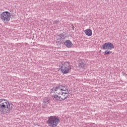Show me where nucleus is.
<instances>
[{
	"instance_id": "nucleus-8",
	"label": "nucleus",
	"mask_w": 127,
	"mask_h": 127,
	"mask_svg": "<svg viewBox=\"0 0 127 127\" xmlns=\"http://www.w3.org/2000/svg\"><path fill=\"white\" fill-rule=\"evenodd\" d=\"M84 33L87 36H91L93 34V33L92 32V30H91L90 29H87L84 30Z\"/></svg>"
},
{
	"instance_id": "nucleus-4",
	"label": "nucleus",
	"mask_w": 127,
	"mask_h": 127,
	"mask_svg": "<svg viewBox=\"0 0 127 127\" xmlns=\"http://www.w3.org/2000/svg\"><path fill=\"white\" fill-rule=\"evenodd\" d=\"M48 119L47 123L48 127H56L58 126V124L60 123V119L56 116H50Z\"/></svg>"
},
{
	"instance_id": "nucleus-6",
	"label": "nucleus",
	"mask_w": 127,
	"mask_h": 127,
	"mask_svg": "<svg viewBox=\"0 0 127 127\" xmlns=\"http://www.w3.org/2000/svg\"><path fill=\"white\" fill-rule=\"evenodd\" d=\"M101 48L103 49L104 50H106L105 51L104 53L106 55H109L110 54H112V52L109 50H112V49H114L115 48V47L114 46V45L110 42L106 43L104 44H103Z\"/></svg>"
},
{
	"instance_id": "nucleus-5",
	"label": "nucleus",
	"mask_w": 127,
	"mask_h": 127,
	"mask_svg": "<svg viewBox=\"0 0 127 127\" xmlns=\"http://www.w3.org/2000/svg\"><path fill=\"white\" fill-rule=\"evenodd\" d=\"M11 13L8 11H4L0 14V19L4 23H7L10 21Z\"/></svg>"
},
{
	"instance_id": "nucleus-1",
	"label": "nucleus",
	"mask_w": 127,
	"mask_h": 127,
	"mask_svg": "<svg viewBox=\"0 0 127 127\" xmlns=\"http://www.w3.org/2000/svg\"><path fill=\"white\" fill-rule=\"evenodd\" d=\"M52 92L55 93V94L53 95L52 98L54 101L56 102H61V101L66 100L70 94L67 87L62 85L53 87L52 89Z\"/></svg>"
},
{
	"instance_id": "nucleus-9",
	"label": "nucleus",
	"mask_w": 127,
	"mask_h": 127,
	"mask_svg": "<svg viewBox=\"0 0 127 127\" xmlns=\"http://www.w3.org/2000/svg\"><path fill=\"white\" fill-rule=\"evenodd\" d=\"M86 68V64H80L79 65V69L81 72H83L84 69Z\"/></svg>"
},
{
	"instance_id": "nucleus-3",
	"label": "nucleus",
	"mask_w": 127,
	"mask_h": 127,
	"mask_svg": "<svg viewBox=\"0 0 127 127\" xmlns=\"http://www.w3.org/2000/svg\"><path fill=\"white\" fill-rule=\"evenodd\" d=\"M72 66L69 62H63L60 65L59 70L63 74H68L71 72Z\"/></svg>"
},
{
	"instance_id": "nucleus-7",
	"label": "nucleus",
	"mask_w": 127,
	"mask_h": 127,
	"mask_svg": "<svg viewBox=\"0 0 127 127\" xmlns=\"http://www.w3.org/2000/svg\"><path fill=\"white\" fill-rule=\"evenodd\" d=\"M64 44L67 48H71L73 46V43L70 40H67L64 42Z\"/></svg>"
},
{
	"instance_id": "nucleus-12",
	"label": "nucleus",
	"mask_w": 127,
	"mask_h": 127,
	"mask_svg": "<svg viewBox=\"0 0 127 127\" xmlns=\"http://www.w3.org/2000/svg\"><path fill=\"white\" fill-rule=\"evenodd\" d=\"M55 23H59V20H56L55 21Z\"/></svg>"
},
{
	"instance_id": "nucleus-2",
	"label": "nucleus",
	"mask_w": 127,
	"mask_h": 127,
	"mask_svg": "<svg viewBox=\"0 0 127 127\" xmlns=\"http://www.w3.org/2000/svg\"><path fill=\"white\" fill-rule=\"evenodd\" d=\"M11 111L10 103L5 99H0V114L1 115H6L9 114Z\"/></svg>"
},
{
	"instance_id": "nucleus-11",
	"label": "nucleus",
	"mask_w": 127,
	"mask_h": 127,
	"mask_svg": "<svg viewBox=\"0 0 127 127\" xmlns=\"http://www.w3.org/2000/svg\"><path fill=\"white\" fill-rule=\"evenodd\" d=\"M62 35H63V36H64V37H62L61 38H66V36L65 35L62 34Z\"/></svg>"
},
{
	"instance_id": "nucleus-10",
	"label": "nucleus",
	"mask_w": 127,
	"mask_h": 127,
	"mask_svg": "<svg viewBox=\"0 0 127 127\" xmlns=\"http://www.w3.org/2000/svg\"><path fill=\"white\" fill-rule=\"evenodd\" d=\"M50 99H49V97H45L43 100L44 104H49V101Z\"/></svg>"
},
{
	"instance_id": "nucleus-13",
	"label": "nucleus",
	"mask_w": 127,
	"mask_h": 127,
	"mask_svg": "<svg viewBox=\"0 0 127 127\" xmlns=\"http://www.w3.org/2000/svg\"><path fill=\"white\" fill-rule=\"evenodd\" d=\"M71 28H72V30H74V29L75 28V27L74 26V25H72Z\"/></svg>"
}]
</instances>
